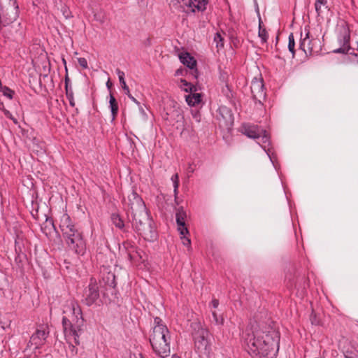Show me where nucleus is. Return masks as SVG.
Masks as SVG:
<instances>
[{"mask_svg": "<svg viewBox=\"0 0 358 358\" xmlns=\"http://www.w3.org/2000/svg\"><path fill=\"white\" fill-rule=\"evenodd\" d=\"M243 345L252 358H275L280 335L273 329H261L257 324L248 327L242 334Z\"/></svg>", "mask_w": 358, "mask_h": 358, "instance_id": "1", "label": "nucleus"}, {"mask_svg": "<svg viewBox=\"0 0 358 358\" xmlns=\"http://www.w3.org/2000/svg\"><path fill=\"white\" fill-rule=\"evenodd\" d=\"M129 210L132 215V224L135 231L148 241L157 238L155 224L148 213L141 197L133 192L128 197Z\"/></svg>", "mask_w": 358, "mask_h": 358, "instance_id": "2", "label": "nucleus"}, {"mask_svg": "<svg viewBox=\"0 0 358 358\" xmlns=\"http://www.w3.org/2000/svg\"><path fill=\"white\" fill-rule=\"evenodd\" d=\"M59 228L69 248L78 255H83L86 243L83 233L75 226L68 214H64L61 217Z\"/></svg>", "mask_w": 358, "mask_h": 358, "instance_id": "3", "label": "nucleus"}, {"mask_svg": "<svg viewBox=\"0 0 358 358\" xmlns=\"http://www.w3.org/2000/svg\"><path fill=\"white\" fill-rule=\"evenodd\" d=\"M152 334L150 342L154 352L159 357L166 358L170 355V333L167 327L162 323V320L156 317L154 319Z\"/></svg>", "mask_w": 358, "mask_h": 358, "instance_id": "4", "label": "nucleus"}, {"mask_svg": "<svg viewBox=\"0 0 358 358\" xmlns=\"http://www.w3.org/2000/svg\"><path fill=\"white\" fill-rule=\"evenodd\" d=\"M69 309L72 313V321L64 316L62 326L66 339L73 338L76 345H79V336L83 326V317L80 306L73 301H71Z\"/></svg>", "mask_w": 358, "mask_h": 358, "instance_id": "5", "label": "nucleus"}, {"mask_svg": "<svg viewBox=\"0 0 358 358\" xmlns=\"http://www.w3.org/2000/svg\"><path fill=\"white\" fill-rule=\"evenodd\" d=\"M192 327L194 329L192 336L194 341V347L199 357L210 358L212 349L209 331L202 327L199 323H194Z\"/></svg>", "mask_w": 358, "mask_h": 358, "instance_id": "6", "label": "nucleus"}, {"mask_svg": "<svg viewBox=\"0 0 358 358\" xmlns=\"http://www.w3.org/2000/svg\"><path fill=\"white\" fill-rule=\"evenodd\" d=\"M18 17V6L16 0H10L0 5V25L8 26Z\"/></svg>", "mask_w": 358, "mask_h": 358, "instance_id": "7", "label": "nucleus"}, {"mask_svg": "<svg viewBox=\"0 0 358 358\" xmlns=\"http://www.w3.org/2000/svg\"><path fill=\"white\" fill-rule=\"evenodd\" d=\"M305 36L303 38V34L301 33V41L299 48L305 52L306 55L317 54L321 50V43L318 38H310L309 30L305 28Z\"/></svg>", "mask_w": 358, "mask_h": 358, "instance_id": "8", "label": "nucleus"}, {"mask_svg": "<svg viewBox=\"0 0 358 358\" xmlns=\"http://www.w3.org/2000/svg\"><path fill=\"white\" fill-rule=\"evenodd\" d=\"M220 128L223 130H230L234 124V115L231 110L225 106H221L218 108L216 115Z\"/></svg>", "mask_w": 358, "mask_h": 358, "instance_id": "9", "label": "nucleus"}, {"mask_svg": "<svg viewBox=\"0 0 358 358\" xmlns=\"http://www.w3.org/2000/svg\"><path fill=\"white\" fill-rule=\"evenodd\" d=\"M99 296L98 285L96 280L91 278L89 285L84 289L82 301L87 306H91L97 304Z\"/></svg>", "mask_w": 358, "mask_h": 358, "instance_id": "10", "label": "nucleus"}, {"mask_svg": "<svg viewBox=\"0 0 358 358\" xmlns=\"http://www.w3.org/2000/svg\"><path fill=\"white\" fill-rule=\"evenodd\" d=\"M208 0H171L170 4L178 8V7L187 6L192 8V12L196 9L199 11H203L206 8Z\"/></svg>", "mask_w": 358, "mask_h": 358, "instance_id": "11", "label": "nucleus"}, {"mask_svg": "<svg viewBox=\"0 0 358 358\" xmlns=\"http://www.w3.org/2000/svg\"><path fill=\"white\" fill-rule=\"evenodd\" d=\"M250 89L253 99L262 103L266 99V92L263 80L255 78L252 80Z\"/></svg>", "mask_w": 358, "mask_h": 358, "instance_id": "12", "label": "nucleus"}, {"mask_svg": "<svg viewBox=\"0 0 358 358\" xmlns=\"http://www.w3.org/2000/svg\"><path fill=\"white\" fill-rule=\"evenodd\" d=\"M176 218L178 225V230L179 231L180 234L181 235L188 234L189 231L185 224L187 213L182 207H179L176 209Z\"/></svg>", "mask_w": 358, "mask_h": 358, "instance_id": "13", "label": "nucleus"}, {"mask_svg": "<svg viewBox=\"0 0 358 358\" xmlns=\"http://www.w3.org/2000/svg\"><path fill=\"white\" fill-rule=\"evenodd\" d=\"M48 336V331L45 329H38L31 336L30 342L35 346V348H39L45 344Z\"/></svg>", "mask_w": 358, "mask_h": 358, "instance_id": "14", "label": "nucleus"}, {"mask_svg": "<svg viewBox=\"0 0 358 358\" xmlns=\"http://www.w3.org/2000/svg\"><path fill=\"white\" fill-rule=\"evenodd\" d=\"M350 34L345 30L341 38L340 39V44L341 47L334 50L333 52L335 53L348 54L351 49L350 46Z\"/></svg>", "mask_w": 358, "mask_h": 358, "instance_id": "15", "label": "nucleus"}, {"mask_svg": "<svg viewBox=\"0 0 358 358\" xmlns=\"http://www.w3.org/2000/svg\"><path fill=\"white\" fill-rule=\"evenodd\" d=\"M242 132L248 137L256 140L259 134L263 132V129L256 125L247 124L243 126Z\"/></svg>", "mask_w": 358, "mask_h": 358, "instance_id": "16", "label": "nucleus"}, {"mask_svg": "<svg viewBox=\"0 0 358 358\" xmlns=\"http://www.w3.org/2000/svg\"><path fill=\"white\" fill-rule=\"evenodd\" d=\"M179 59L180 62L192 70H194L196 66V59L190 55L188 52H182L180 54Z\"/></svg>", "mask_w": 358, "mask_h": 358, "instance_id": "17", "label": "nucleus"}, {"mask_svg": "<svg viewBox=\"0 0 358 358\" xmlns=\"http://www.w3.org/2000/svg\"><path fill=\"white\" fill-rule=\"evenodd\" d=\"M65 91L66 96L69 101V104L71 106H75V101L73 96V92L71 85H70V79L66 74L65 76Z\"/></svg>", "mask_w": 358, "mask_h": 358, "instance_id": "18", "label": "nucleus"}, {"mask_svg": "<svg viewBox=\"0 0 358 358\" xmlns=\"http://www.w3.org/2000/svg\"><path fill=\"white\" fill-rule=\"evenodd\" d=\"M187 104L190 106H194L201 101V95L196 92H190L189 94L185 96Z\"/></svg>", "mask_w": 358, "mask_h": 358, "instance_id": "19", "label": "nucleus"}, {"mask_svg": "<svg viewBox=\"0 0 358 358\" xmlns=\"http://www.w3.org/2000/svg\"><path fill=\"white\" fill-rule=\"evenodd\" d=\"M110 108L111 110L112 115V120L113 121L117 115L118 113V103L115 98V96L110 93V100H109Z\"/></svg>", "mask_w": 358, "mask_h": 358, "instance_id": "20", "label": "nucleus"}, {"mask_svg": "<svg viewBox=\"0 0 358 358\" xmlns=\"http://www.w3.org/2000/svg\"><path fill=\"white\" fill-rule=\"evenodd\" d=\"M257 143L260 145L262 148H266V145L269 144V136L266 134V131L263 130L262 133H260L256 139Z\"/></svg>", "mask_w": 358, "mask_h": 358, "instance_id": "21", "label": "nucleus"}, {"mask_svg": "<svg viewBox=\"0 0 358 358\" xmlns=\"http://www.w3.org/2000/svg\"><path fill=\"white\" fill-rule=\"evenodd\" d=\"M116 73L118 76L119 81L121 84V86H122L124 93L126 94H129V89L128 86L127 85L126 82L124 80V76H125L124 73L122 71H121L120 69H117Z\"/></svg>", "mask_w": 358, "mask_h": 358, "instance_id": "22", "label": "nucleus"}, {"mask_svg": "<svg viewBox=\"0 0 358 358\" xmlns=\"http://www.w3.org/2000/svg\"><path fill=\"white\" fill-rule=\"evenodd\" d=\"M180 88L186 92H193L197 90L196 86L188 83L185 79H180Z\"/></svg>", "mask_w": 358, "mask_h": 358, "instance_id": "23", "label": "nucleus"}, {"mask_svg": "<svg viewBox=\"0 0 358 358\" xmlns=\"http://www.w3.org/2000/svg\"><path fill=\"white\" fill-rule=\"evenodd\" d=\"M258 36L261 38L263 43L267 41L268 36V32L266 29L262 26V22L261 20H259Z\"/></svg>", "mask_w": 358, "mask_h": 358, "instance_id": "24", "label": "nucleus"}, {"mask_svg": "<svg viewBox=\"0 0 358 358\" xmlns=\"http://www.w3.org/2000/svg\"><path fill=\"white\" fill-rule=\"evenodd\" d=\"M113 224L117 228L122 229L124 227V221L118 214L113 213L111 215Z\"/></svg>", "mask_w": 358, "mask_h": 358, "instance_id": "25", "label": "nucleus"}, {"mask_svg": "<svg viewBox=\"0 0 358 358\" xmlns=\"http://www.w3.org/2000/svg\"><path fill=\"white\" fill-rule=\"evenodd\" d=\"M69 343L68 350H67V356L70 357H73L78 353V348L73 345V338H71L70 340L66 339Z\"/></svg>", "mask_w": 358, "mask_h": 358, "instance_id": "26", "label": "nucleus"}, {"mask_svg": "<svg viewBox=\"0 0 358 358\" xmlns=\"http://www.w3.org/2000/svg\"><path fill=\"white\" fill-rule=\"evenodd\" d=\"M327 0H315V10L317 13V15H319V16L321 15V14L322 13V6L325 9H327L328 8V6H327Z\"/></svg>", "mask_w": 358, "mask_h": 358, "instance_id": "27", "label": "nucleus"}, {"mask_svg": "<svg viewBox=\"0 0 358 358\" xmlns=\"http://www.w3.org/2000/svg\"><path fill=\"white\" fill-rule=\"evenodd\" d=\"M288 49L290 51V52L292 54V56L294 57L295 55V41H294V37L293 33H290L288 37Z\"/></svg>", "mask_w": 358, "mask_h": 358, "instance_id": "28", "label": "nucleus"}, {"mask_svg": "<svg viewBox=\"0 0 358 358\" xmlns=\"http://www.w3.org/2000/svg\"><path fill=\"white\" fill-rule=\"evenodd\" d=\"M0 91L3 93V94L4 96L8 97L9 99H13V94H14V91L10 90L9 87H8L6 86H3V87L1 85V87H0Z\"/></svg>", "mask_w": 358, "mask_h": 358, "instance_id": "29", "label": "nucleus"}, {"mask_svg": "<svg viewBox=\"0 0 358 358\" xmlns=\"http://www.w3.org/2000/svg\"><path fill=\"white\" fill-rule=\"evenodd\" d=\"M171 180L173 184L174 194H175V196L176 197V196L178 194V186H179V177H178V173H176L172 176Z\"/></svg>", "mask_w": 358, "mask_h": 358, "instance_id": "30", "label": "nucleus"}, {"mask_svg": "<svg viewBox=\"0 0 358 358\" xmlns=\"http://www.w3.org/2000/svg\"><path fill=\"white\" fill-rule=\"evenodd\" d=\"M214 41L216 43L217 48L224 47V39L220 33H216L214 36Z\"/></svg>", "mask_w": 358, "mask_h": 358, "instance_id": "31", "label": "nucleus"}, {"mask_svg": "<svg viewBox=\"0 0 358 358\" xmlns=\"http://www.w3.org/2000/svg\"><path fill=\"white\" fill-rule=\"evenodd\" d=\"M61 12L62 13L65 19H69L71 17V12L66 5L61 6Z\"/></svg>", "mask_w": 358, "mask_h": 358, "instance_id": "32", "label": "nucleus"}, {"mask_svg": "<svg viewBox=\"0 0 358 358\" xmlns=\"http://www.w3.org/2000/svg\"><path fill=\"white\" fill-rule=\"evenodd\" d=\"M213 322L217 325H221L224 322V319L222 317L218 316L217 314L214 311L212 313Z\"/></svg>", "mask_w": 358, "mask_h": 358, "instance_id": "33", "label": "nucleus"}, {"mask_svg": "<svg viewBox=\"0 0 358 358\" xmlns=\"http://www.w3.org/2000/svg\"><path fill=\"white\" fill-rule=\"evenodd\" d=\"M78 62L79 65L81 67H83V69H87V67H88L87 61L85 58H84V57L78 58Z\"/></svg>", "mask_w": 358, "mask_h": 358, "instance_id": "34", "label": "nucleus"}, {"mask_svg": "<svg viewBox=\"0 0 358 358\" xmlns=\"http://www.w3.org/2000/svg\"><path fill=\"white\" fill-rule=\"evenodd\" d=\"M15 250L18 256H20V255L22 252V248H21L20 243L17 240H15Z\"/></svg>", "mask_w": 358, "mask_h": 358, "instance_id": "35", "label": "nucleus"}, {"mask_svg": "<svg viewBox=\"0 0 358 358\" xmlns=\"http://www.w3.org/2000/svg\"><path fill=\"white\" fill-rule=\"evenodd\" d=\"M185 235L186 234L182 235V236L181 237V238L182 239V243L185 246H189L191 244L190 239L189 238L185 237Z\"/></svg>", "mask_w": 358, "mask_h": 358, "instance_id": "36", "label": "nucleus"}, {"mask_svg": "<svg viewBox=\"0 0 358 358\" xmlns=\"http://www.w3.org/2000/svg\"><path fill=\"white\" fill-rule=\"evenodd\" d=\"M310 320L312 324H314V325L319 324V320L317 319V317L315 315L312 314L310 315Z\"/></svg>", "mask_w": 358, "mask_h": 358, "instance_id": "37", "label": "nucleus"}, {"mask_svg": "<svg viewBox=\"0 0 358 358\" xmlns=\"http://www.w3.org/2000/svg\"><path fill=\"white\" fill-rule=\"evenodd\" d=\"M3 112L6 117L9 118L10 120L13 117V115L10 113V111L6 109H3Z\"/></svg>", "mask_w": 358, "mask_h": 358, "instance_id": "38", "label": "nucleus"}, {"mask_svg": "<svg viewBox=\"0 0 358 358\" xmlns=\"http://www.w3.org/2000/svg\"><path fill=\"white\" fill-rule=\"evenodd\" d=\"M211 304L214 308H216L219 305V301L215 299L211 301Z\"/></svg>", "mask_w": 358, "mask_h": 358, "instance_id": "39", "label": "nucleus"}, {"mask_svg": "<svg viewBox=\"0 0 358 358\" xmlns=\"http://www.w3.org/2000/svg\"><path fill=\"white\" fill-rule=\"evenodd\" d=\"M128 97L132 100L134 103L139 104V102L130 94V92L129 91V94H127Z\"/></svg>", "mask_w": 358, "mask_h": 358, "instance_id": "40", "label": "nucleus"}, {"mask_svg": "<svg viewBox=\"0 0 358 358\" xmlns=\"http://www.w3.org/2000/svg\"><path fill=\"white\" fill-rule=\"evenodd\" d=\"M94 17L96 21H99L101 23L103 22V20L101 19L99 14H94Z\"/></svg>", "mask_w": 358, "mask_h": 358, "instance_id": "41", "label": "nucleus"}, {"mask_svg": "<svg viewBox=\"0 0 358 358\" xmlns=\"http://www.w3.org/2000/svg\"><path fill=\"white\" fill-rule=\"evenodd\" d=\"M32 142L34 145H36L38 147H40L41 148L40 145H39V140H38L36 138H33L32 139Z\"/></svg>", "mask_w": 358, "mask_h": 358, "instance_id": "42", "label": "nucleus"}, {"mask_svg": "<svg viewBox=\"0 0 358 358\" xmlns=\"http://www.w3.org/2000/svg\"><path fill=\"white\" fill-rule=\"evenodd\" d=\"M106 86H107V87H108V88H109V89L111 87V86H112V83H110V80H108V81H107V83H106Z\"/></svg>", "mask_w": 358, "mask_h": 358, "instance_id": "43", "label": "nucleus"}, {"mask_svg": "<svg viewBox=\"0 0 358 358\" xmlns=\"http://www.w3.org/2000/svg\"><path fill=\"white\" fill-rule=\"evenodd\" d=\"M14 124H17L18 123L17 122V120L16 118H15L14 117H13L11 119H10Z\"/></svg>", "mask_w": 358, "mask_h": 358, "instance_id": "44", "label": "nucleus"}, {"mask_svg": "<svg viewBox=\"0 0 358 358\" xmlns=\"http://www.w3.org/2000/svg\"><path fill=\"white\" fill-rule=\"evenodd\" d=\"M14 124H17L18 123L17 122V120L16 118H15L14 117H13L11 119H10Z\"/></svg>", "mask_w": 358, "mask_h": 358, "instance_id": "45", "label": "nucleus"}, {"mask_svg": "<svg viewBox=\"0 0 358 358\" xmlns=\"http://www.w3.org/2000/svg\"><path fill=\"white\" fill-rule=\"evenodd\" d=\"M8 1H10V0H0V5L6 3Z\"/></svg>", "mask_w": 358, "mask_h": 358, "instance_id": "46", "label": "nucleus"}, {"mask_svg": "<svg viewBox=\"0 0 358 358\" xmlns=\"http://www.w3.org/2000/svg\"><path fill=\"white\" fill-rule=\"evenodd\" d=\"M344 357H345V358H353L352 356H350V355H348V354H345V355H344Z\"/></svg>", "mask_w": 358, "mask_h": 358, "instance_id": "47", "label": "nucleus"}, {"mask_svg": "<svg viewBox=\"0 0 358 358\" xmlns=\"http://www.w3.org/2000/svg\"><path fill=\"white\" fill-rule=\"evenodd\" d=\"M350 55H355L356 57L358 58V53H353V52H350Z\"/></svg>", "mask_w": 358, "mask_h": 358, "instance_id": "48", "label": "nucleus"}, {"mask_svg": "<svg viewBox=\"0 0 358 358\" xmlns=\"http://www.w3.org/2000/svg\"><path fill=\"white\" fill-rule=\"evenodd\" d=\"M110 286H115V283H114V281H113V282H111V285H110Z\"/></svg>", "mask_w": 358, "mask_h": 358, "instance_id": "49", "label": "nucleus"}, {"mask_svg": "<svg viewBox=\"0 0 358 358\" xmlns=\"http://www.w3.org/2000/svg\"><path fill=\"white\" fill-rule=\"evenodd\" d=\"M356 50H357V51H358V42H357V43Z\"/></svg>", "mask_w": 358, "mask_h": 358, "instance_id": "50", "label": "nucleus"}, {"mask_svg": "<svg viewBox=\"0 0 358 358\" xmlns=\"http://www.w3.org/2000/svg\"><path fill=\"white\" fill-rule=\"evenodd\" d=\"M33 4L35 6L36 5V3L35 2V1H33Z\"/></svg>", "mask_w": 358, "mask_h": 358, "instance_id": "51", "label": "nucleus"}, {"mask_svg": "<svg viewBox=\"0 0 358 358\" xmlns=\"http://www.w3.org/2000/svg\"><path fill=\"white\" fill-rule=\"evenodd\" d=\"M67 312V310H64V313H66Z\"/></svg>", "mask_w": 358, "mask_h": 358, "instance_id": "52", "label": "nucleus"}, {"mask_svg": "<svg viewBox=\"0 0 358 358\" xmlns=\"http://www.w3.org/2000/svg\"><path fill=\"white\" fill-rule=\"evenodd\" d=\"M178 73H180V71H177L176 74L178 75Z\"/></svg>", "mask_w": 358, "mask_h": 358, "instance_id": "53", "label": "nucleus"}, {"mask_svg": "<svg viewBox=\"0 0 358 358\" xmlns=\"http://www.w3.org/2000/svg\"><path fill=\"white\" fill-rule=\"evenodd\" d=\"M178 73H180V71H177L176 74L178 75Z\"/></svg>", "mask_w": 358, "mask_h": 358, "instance_id": "54", "label": "nucleus"}, {"mask_svg": "<svg viewBox=\"0 0 358 358\" xmlns=\"http://www.w3.org/2000/svg\"><path fill=\"white\" fill-rule=\"evenodd\" d=\"M63 62H64V64H66V61H65L64 59H63Z\"/></svg>", "mask_w": 358, "mask_h": 358, "instance_id": "55", "label": "nucleus"}, {"mask_svg": "<svg viewBox=\"0 0 358 358\" xmlns=\"http://www.w3.org/2000/svg\"><path fill=\"white\" fill-rule=\"evenodd\" d=\"M175 357H176V356H175V355H173L172 358H175Z\"/></svg>", "mask_w": 358, "mask_h": 358, "instance_id": "56", "label": "nucleus"}]
</instances>
